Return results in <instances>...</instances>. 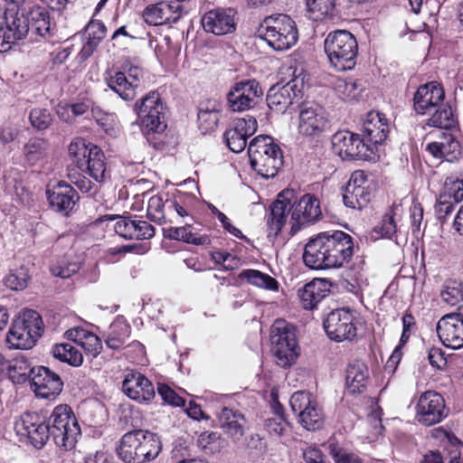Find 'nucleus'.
I'll use <instances>...</instances> for the list:
<instances>
[{"instance_id":"obj_41","label":"nucleus","mask_w":463,"mask_h":463,"mask_svg":"<svg viewBox=\"0 0 463 463\" xmlns=\"http://www.w3.org/2000/svg\"><path fill=\"white\" fill-rule=\"evenodd\" d=\"M108 87L124 100H132L137 95L134 83H130L127 74L118 71L107 78Z\"/></svg>"},{"instance_id":"obj_64","label":"nucleus","mask_w":463,"mask_h":463,"mask_svg":"<svg viewBox=\"0 0 463 463\" xmlns=\"http://www.w3.org/2000/svg\"><path fill=\"white\" fill-rule=\"evenodd\" d=\"M448 194L455 203L463 200V177L450 183V186H448Z\"/></svg>"},{"instance_id":"obj_56","label":"nucleus","mask_w":463,"mask_h":463,"mask_svg":"<svg viewBox=\"0 0 463 463\" xmlns=\"http://www.w3.org/2000/svg\"><path fill=\"white\" fill-rule=\"evenodd\" d=\"M157 392L164 402L173 406H184L185 401L165 383H158Z\"/></svg>"},{"instance_id":"obj_37","label":"nucleus","mask_w":463,"mask_h":463,"mask_svg":"<svg viewBox=\"0 0 463 463\" xmlns=\"http://www.w3.org/2000/svg\"><path fill=\"white\" fill-rule=\"evenodd\" d=\"M107 28L105 24L99 20H91L85 28L87 41L83 44L79 58L80 61H86L92 55L100 42L106 35Z\"/></svg>"},{"instance_id":"obj_30","label":"nucleus","mask_w":463,"mask_h":463,"mask_svg":"<svg viewBox=\"0 0 463 463\" xmlns=\"http://www.w3.org/2000/svg\"><path fill=\"white\" fill-rule=\"evenodd\" d=\"M46 194L51 207L65 215L72 210L78 199L77 192L65 182H59L52 188H48Z\"/></svg>"},{"instance_id":"obj_48","label":"nucleus","mask_w":463,"mask_h":463,"mask_svg":"<svg viewBox=\"0 0 463 463\" xmlns=\"http://www.w3.org/2000/svg\"><path fill=\"white\" fill-rule=\"evenodd\" d=\"M454 119L450 106L442 101L430 113L427 125L439 128H449L453 126Z\"/></svg>"},{"instance_id":"obj_35","label":"nucleus","mask_w":463,"mask_h":463,"mask_svg":"<svg viewBox=\"0 0 463 463\" xmlns=\"http://www.w3.org/2000/svg\"><path fill=\"white\" fill-rule=\"evenodd\" d=\"M28 20L30 25V33L47 38L52 35V32L54 29L52 25L49 12L46 8L40 5H33L29 10Z\"/></svg>"},{"instance_id":"obj_26","label":"nucleus","mask_w":463,"mask_h":463,"mask_svg":"<svg viewBox=\"0 0 463 463\" xmlns=\"http://www.w3.org/2000/svg\"><path fill=\"white\" fill-rule=\"evenodd\" d=\"M389 130V124L384 114L378 111H371L367 114L363 124V138L368 145H371L374 156L377 146L387 138Z\"/></svg>"},{"instance_id":"obj_18","label":"nucleus","mask_w":463,"mask_h":463,"mask_svg":"<svg viewBox=\"0 0 463 463\" xmlns=\"http://www.w3.org/2000/svg\"><path fill=\"white\" fill-rule=\"evenodd\" d=\"M373 198V188L364 171H354L347 182L343 193V202L345 206L361 210Z\"/></svg>"},{"instance_id":"obj_14","label":"nucleus","mask_w":463,"mask_h":463,"mask_svg":"<svg viewBox=\"0 0 463 463\" xmlns=\"http://www.w3.org/2000/svg\"><path fill=\"white\" fill-rule=\"evenodd\" d=\"M324 328L328 337L335 342L352 341L357 332L355 317L345 308L331 311L324 321Z\"/></svg>"},{"instance_id":"obj_53","label":"nucleus","mask_w":463,"mask_h":463,"mask_svg":"<svg viewBox=\"0 0 463 463\" xmlns=\"http://www.w3.org/2000/svg\"><path fill=\"white\" fill-rule=\"evenodd\" d=\"M397 232V225L394 220L392 211L387 213L374 228L373 232L377 234L375 239L389 238L391 239Z\"/></svg>"},{"instance_id":"obj_17","label":"nucleus","mask_w":463,"mask_h":463,"mask_svg":"<svg viewBox=\"0 0 463 463\" xmlns=\"http://www.w3.org/2000/svg\"><path fill=\"white\" fill-rule=\"evenodd\" d=\"M17 434L25 436L30 443L37 449H42L52 438L48 423L44 418L36 412H25L14 423Z\"/></svg>"},{"instance_id":"obj_34","label":"nucleus","mask_w":463,"mask_h":463,"mask_svg":"<svg viewBox=\"0 0 463 463\" xmlns=\"http://www.w3.org/2000/svg\"><path fill=\"white\" fill-rule=\"evenodd\" d=\"M284 192L279 194V198L272 203L270 213L267 219L268 236L276 237L286 223L287 216L290 208L289 199H281Z\"/></svg>"},{"instance_id":"obj_28","label":"nucleus","mask_w":463,"mask_h":463,"mask_svg":"<svg viewBox=\"0 0 463 463\" xmlns=\"http://www.w3.org/2000/svg\"><path fill=\"white\" fill-rule=\"evenodd\" d=\"M122 391L138 402L151 401L155 397L153 383L140 373H129L122 383Z\"/></svg>"},{"instance_id":"obj_12","label":"nucleus","mask_w":463,"mask_h":463,"mask_svg":"<svg viewBox=\"0 0 463 463\" xmlns=\"http://www.w3.org/2000/svg\"><path fill=\"white\" fill-rule=\"evenodd\" d=\"M292 411L298 416V422L307 430L320 429L324 423V412L316 398L310 392L299 391L294 392L289 400Z\"/></svg>"},{"instance_id":"obj_11","label":"nucleus","mask_w":463,"mask_h":463,"mask_svg":"<svg viewBox=\"0 0 463 463\" xmlns=\"http://www.w3.org/2000/svg\"><path fill=\"white\" fill-rule=\"evenodd\" d=\"M301 72L284 85L272 86L267 94V103L270 109L278 113H285L293 109L294 104L299 107L305 87Z\"/></svg>"},{"instance_id":"obj_58","label":"nucleus","mask_w":463,"mask_h":463,"mask_svg":"<svg viewBox=\"0 0 463 463\" xmlns=\"http://www.w3.org/2000/svg\"><path fill=\"white\" fill-rule=\"evenodd\" d=\"M287 421L284 417L268 418L264 421V428L270 436L281 437L286 430Z\"/></svg>"},{"instance_id":"obj_42","label":"nucleus","mask_w":463,"mask_h":463,"mask_svg":"<svg viewBox=\"0 0 463 463\" xmlns=\"http://www.w3.org/2000/svg\"><path fill=\"white\" fill-rule=\"evenodd\" d=\"M49 146L45 139L30 138L24 146L23 153L26 162L32 165L43 161L48 156Z\"/></svg>"},{"instance_id":"obj_20","label":"nucleus","mask_w":463,"mask_h":463,"mask_svg":"<svg viewBox=\"0 0 463 463\" xmlns=\"http://www.w3.org/2000/svg\"><path fill=\"white\" fill-rule=\"evenodd\" d=\"M262 90L255 80L237 82L227 94L229 106L232 111H244L257 103Z\"/></svg>"},{"instance_id":"obj_60","label":"nucleus","mask_w":463,"mask_h":463,"mask_svg":"<svg viewBox=\"0 0 463 463\" xmlns=\"http://www.w3.org/2000/svg\"><path fill=\"white\" fill-rule=\"evenodd\" d=\"M246 449L250 454L261 455L266 450V443L259 434H251L246 439Z\"/></svg>"},{"instance_id":"obj_31","label":"nucleus","mask_w":463,"mask_h":463,"mask_svg":"<svg viewBox=\"0 0 463 463\" xmlns=\"http://www.w3.org/2000/svg\"><path fill=\"white\" fill-rule=\"evenodd\" d=\"M221 428L233 441H239L245 433L248 421L244 414L239 411L223 408L219 415Z\"/></svg>"},{"instance_id":"obj_38","label":"nucleus","mask_w":463,"mask_h":463,"mask_svg":"<svg viewBox=\"0 0 463 463\" xmlns=\"http://www.w3.org/2000/svg\"><path fill=\"white\" fill-rule=\"evenodd\" d=\"M66 337L84 349L87 354L96 357L102 349L100 339L92 332L82 327H75L67 330Z\"/></svg>"},{"instance_id":"obj_23","label":"nucleus","mask_w":463,"mask_h":463,"mask_svg":"<svg viewBox=\"0 0 463 463\" xmlns=\"http://www.w3.org/2000/svg\"><path fill=\"white\" fill-rule=\"evenodd\" d=\"M258 128L254 117L246 116L234 120L232 128L224 133V139L228 147L234 153L243 151L247 146V138L252 136Z\"/></svg>"},{"instance_id":"obj_43","label":"nucleus","mask_w":463,"mask_h":463,"mask_svg":"<svg viewBox=\"0 0 463 463\" xmlns=\"http://www.w3.org/2000/svg\"><path fill=\"white\" fill-rule=\"evenodd\" d=\"M218 104L213 102L201 103L198 110L199 127L204 131L213 130L220 119Z\"/></svg>"},{"instance_id":"obj_52","label":"nucleus","mask_w":463,"mask_h":463,"mask_svg":"<svg viewBox=\"0 0 463 463\" xmlns=\"http://www.w3.org/2000/svg\"><path fill=\"white\" fill-rule=\"evenodd\" d=\"M29 120L33 128L41 131L51 126L52 116L47 109L34 108L29 113Z\"/></svg>"},{"instance_id":"obj_21","label":"nucleus","mask_w":463,"mask_h":463,"mask_svg":"<svg viewBox=\"0 0 463 463\" xmlns=\"http://www.w3.org/2000/svg\"><path fill=\"white\" fill-rule=\"evenodd\" d=\"M327 128V120L323 109L317 103H302L299 106V134L307 137L320 135Z\"/></svg>"},{"instance_id":"obj_47","label":"nucleus","mask_w":463,"mask_h":463,"mask_svg":"<svg viewBox=\"0 0 463 463\" xmlns=\"http://www.w3.org/2000/svg\"><path fill=\"white\" fill-rule=\"evenodd\" d=\"M130 326L124 322L116 321L110 326V332L106 339L109 348L118 350L124 346L130 335Z\"/></svg>"},{"instance_id":"obj_8","label":"nucleus","mask_w":463,"mask_h":463,"mask_svg":"<svg viewBox=\"0 0 463 463\" xmlns=\"http://www.w3.org/2000/svg\"><path fill=\"white\" fill-rule=\"evenodd\" d=\"M271 345L277 364L282 367L291 365L298 356L294 328L283 320H277L271 327Z\"/></svg>"},{"instance_id":"obj_49","label":"nucleus","mask_w":463,"mask_h":463,"mask_svg":"<svg viewBox=\"0 0 463 463\" xmlns=\"http://www.w3.org/2000/svg\"><path fill=\"white\" fill-rule=\"evenodd\" d=\"M30 279L28 269L23 266L6 275L4 283L12 290H23L27 287Z\"/></svg>"},{"instance_id":"obj_45","label":"nucleus","mask_w":463,"mask_h":463,"mask_svg":"<svg viewBox=\"0 0 463 463\" xmlns=\"http://www.w3.org/2000/svg\"><path fill=\"white\" fill-rule=\"evenodd\" d=\"M239 278L265 289L277 290L279 288V283L274 278L257 269H243Z\"/></svg>"},{"instance_id":"obj_24","label":"nucleus","mask_w":463,"mask_h":463,"mask_svg":"<svg viewBox=\"0 0 463 463\" xmlns=\"http://www.w3.org/2000/svg\"><path fill=\"white\" fill-rule=\"evenodd\" d=\"M234 15L235 12L231 8H216L206 12L201 23L205 32L215 35H225L233 33L236 29Z\"/></svg>"},{"instance_id":"obj_16","label":"nucleus","mask_w":463,"mask_h":463,"mask_svg":"<svg viewBox=\"0 0 463 463\" xmlns=\"http://www.w3.org/2000/svg\"><path fill=\"white\" fill-rule=\"evenodd\" d=\"M289 223L291 233L295 234L302 227L317 222L322 216L319 200L313 194H306L298 201L290 203Z\"/></svg>"},{"instance_id":"obj_25","label":"nucleus","mask_w":463,"mask_h":463,"mask_svg":"<svg viewBox=\"0 0 463 463\" xmlns=\"http://www.w3.org/2000/svg\"><path fill=\"white\" fill-rule=\"evenodd\" d=\"M443 88L436 81L428 82L418 88L413 97L415 111L420 115L430 114L439 104L444 101Z\"/></svg>"},{"instance_id":"obj_7","label":"nucleus","mask_w":463,"mask_h":463,"mask_svg":"<svg viewBox=\"0 0 463 463\" xmlns=\"http://www.w3.org/2000/svg\"><path fill=\"white\" fill-rule=\"evenodd\" d=\"M47 423L51 437L58 447L65 449L74 448L78 437L80 436V428L68 405L56 406Z\"/></svg>"},{"instance_id":"obj_63","label":"nucleus","mask_w":463,"mask_h":463,"mask_svg":"<svg viewBox=\"0 0 463 463\" xmlns=\"http://www.w3.org/2000/svg\"><path fill=\"white\" fill-rule=\"evenodd\" d=\"M31 369L27 366L26 361H16L11 368V377L14 379V373H17V382H25L28 378H33V374L29 372Z\"/></svg>"},{"instance_id":"obj_55","label":"nucleus","mask_w":463,"mask_h":463,"mask_svg":"<svg viewBox=\"0 0 463 463\" xmlns=\"http://www.w3.org/2000/svg\"><path fill=\"white\" fill-rule=\"evenodd\" d=\"M329 452L335 463H364L357 454L335 445L329 446Z\"/></svg>"},{"instance_id":"obj_5","label":"nucleus","mask_w":463,"mask_h":463,"mask_svg":"<svg viewBox=\"0 0 463 463\" xmlns=\"http://www.w3.org/2000/svg\"><path fill=\"white\" fill-rule=\"evenodd\" d=\"M43 332V322L40 314L25 309L14 319L6 335V345L10 349H31Z\"/></svg>"},{"instance_id":"obj_54","label":"nucleus","mask_w":463,"mask_h":463,"mask_svg":"<svg viewBox=\"0 0 463 463\" xmlns=\"http://www.w3.org/2000/svg\"><path fill=\"white\" fill-rule=\"evenodd\" d=\"M335 90L339 98L344 100L355 99L360 91L354 80L346 79H337L335 83Z\"/></svg>"},{"instance_id":"obj_33","label":"nucleus","mask_w":463,"mask_h":463,"mask_svg":"<svg viewBox=\"0 0 463 463\" xmlns=\"http://www.w3.org/2000/svg\"><path fill=\"white\" fill-rule=\"evenodd\" d=\"M329 292V283L323 279H315L298 290V296L305 309L312 310Z\"/></svg>"},{"instance_id":"obj_4","label":"nucleus","mask_w":463,"mask_h":463,"mask_svg":"<svg viewBox=\"0 0 463 463\" xmlns=\"http://www.w3.org/2000/svg\"><path fill=\"white\" fill-rule=\"evenodd\" d=\"M261 39L278 52L290 49L298 39V31L295 21L285 14L267 16L258 29Z\"/></svg>"},{"instance_id":"obj_9","label":"nucleus","mask_w":463,"mask_h":463,"mask_svg":"<svg viewBox=\"0 0 463 463\" xmlns=\"http://www.w3.org/2000/svg\"><path fill=\"white\" fill-rule=\"evenodd\" d=\"M30 33L28 13L25 9H6L0 26V52L10 51Z\"/></svg>"},{"instance_id":"obj_59","label":"nucleus","mask_w":463,"mask_h":463,"mask_svg":"<svg viewBox=\"0 0 463 463\" xmlns=\"http://www.w3.org/2000/svg\"><path fill=\"white\" fill-rule=\"evenodd\" d=\"M450 199L451 198H449L448 194L447 187L445 194L440 195L439 200L435 206L436 214L439 220L445 221L452 213L454 209V203L450 201Z\"/></svg>"},{"instance_id":"obj_2","label":"nucleus","mask_w":463,"mask_h":463,"mask_svg":"<svg viewBox=\"0 0 463 463\" xmlns=\"http://www.w3.org/2000/svg\"><path fill=\"white\" fill-rule=\"evenodd\" d=\"M248 154L250 165L264 178L276 176L283 165L282 151L270 136L254 137L249 144Z\"/></svg>"},{"instance_id":"obj_50","label":"nucleus","mask_w":463,"mask_h":463,"mask_svg":"<svg viewBox=\"0 0 463 463\" xmlns=\"http://www.w3.org/2000/svg\"><path fill=\"white\" fill-rule=\"evenodd\" d=\"M79 269V262L71 260L70 256H64L53 263L50 269L53 276L67 279L75 274Z\"/></svg>"},{"instance_id":"obj_22","label":"nucleus","mask_w":463,"mask_h":463,"mask_svg":"<svg viewBox=\"0 0 463 463\" xmlns=\"http://www.w3.org/2000/svg\"><path fill=\"white\" fill-rule=\"evenodd\" d=\"M29 372L33 374L32 383L36 396L53 399L62 391L63 382L60 375L48 367H33Z\"/></svg>"},{"instance_id":"obj_62","label":"nucleus","mask_w":463,"mask_h":463,"mask_svg":"<svg viewBox=\"0 0 463 463\" xmlns=\"http://www.w3.org/2000/svg\"><path fill=\"white\" fill-rule=\"evenodd\" d=\"M183 241L194 245H208L211 242V240L206 234H197L194 232L192 227L190 225H186Z\"/></svg>"},{"instance_id":"obj_19","label":"nucleus","mask_w":463,"mask_h":463,"mask_svg":"<svg viewBox=\"0 0 463 463\" xmlns=\"http://www.w3.org/2000/svg\"><path fill=\"white\" fill-rule=\"evenodd\" d=\"M436 331L440 342L447 347L463 346V307L458 312L443 316L437 323Z\"/></svg>"},{"instance_id":"obj_15","label":"nucleus","mask_w":463,"mask_h":463,"mask_svg":"<svg viewBox=\"0 0 463 463\" xmlns=\"http://www.w3.org/2000/svg\"><path fill=\"white\" fill-rule=\"evenodd\" d=\"M447 416L445 400L439 392L427 391L420 394L416 404V419L420 423L432 426Z\"/></svg>"},{"instance_id":"obj_1","label":"nucleus","mask_w":463,"mask_h":463,"mask_svg":"<svg viewBox=\"0 0 463 463\" xmlns=\"http://www.w3.org/2000/svg\"><path fill=\"white\" fill-rule=\"evenodd\" d=\"M354 254L352 237L342 232H320L309 239L304 248L303 261L312 269L342 267Z\"/></svg>"},{"instance_id":"obj_61","label":"nucleus","mask_w":463,"mask_h":463,"mask_svg":"<svg viewBox=\"0 0 463 463\" xmlns=\"http://www.w3.org/2000/svg\"><path fill=\"white\" fill-rule=\"evenodd\" d=\"M211 211L218 218V220L222 222V227L227 232H229L232 235H233L237 238H240V239L245 238L243 236L242 232L238 228H236L235 226H233L231 223L230 220L223 213L219 211L215 206H211Z\"/></svg>"},{"instance_id":"obj_40","label":"nucleus","mask_w":463,"mask_h":463,"mask_svg":"<svg viewBox=\"0 0 463 463\" xmlns=\"http://www.w3.org/2000/svg\"><path fill=\"white\" fill-rule=\"evenodd\" d=\"M139 453L137 463H146L154 460L162 449L159 437L148 430H143L141 433Z\"/></svg>"},{"instance_id":"obj_6","label":"nucleus","mask_w":463,"mask_h":463,"mask_svg":"<svg viewBox=\"0 0 463 463\" xmlns=\"http://www.w3.org/2000/svg\"><path fill=\"white\" fill-rule=\"evenodd\" d=\"M325 52L333 67L339 71L354 68L358 53L355 37L348 31L330 33L325 40Z\"/></svg>"},{"instance_id":"obj_29","label":"nucleus","mask_w":463,"mask_h":463,"mask_svg":"<svg viewBox=\"0 0 463 463\" xmlns=\"http://www.w3.org/2000/svg\"><path fill=\"white\" fill-rule=\"evenodd\" d=\"M115 232L128 240H147L155 235V228L146 221L118 217L114 225Z\"/></svg>"},{"instance_id":"obj_39","label":"nucleus","mask_w":463,"mask_h":463,"mask_svg":"<svg viewBox=\"0 0 463 463\" xmlns=\"http://www.w3.org/2000/svg\"><path fill=\"white\" fill-rule=\"evenodd\" d=\"M142 430H136L125 433L117 447L118 458L125 463H137Z\"/></svg>"},{"instance_id":"obj_3","label":"nucleus","mask_w":463,"mask_h":463,"mask_svg":"<svg viewBox=\"0 0 463 463\" xmlns=\"http://www.w3.org/2000/svg\"><path fill=\"white\" fill-rule=\"evenodd\" d=\"M69 155L82 172L88 174L97 183L110 178L103 151L83 138H76L69 146Z\"/></svg>"},{"instance_id":"obj_32","label":"nucleus","mask_w":463,"mask_h":463,"mask_svg":"<svg viewBox=\"0 0 463 463\" xmlns=\"http://www.w3.org/2000/svg\"><path fill=\"white\" fill-rule=\"evenodd\" d=\"M426 150L436 158L453 162L460 156V145L450 133L443 132L439 140L429 143Z\"/></svg>"},{"instance_id":"obj_51","label":"nucleus","mask_w":463,"mask_h":463,"mask_svg":"<svg viewBox=\"0 0 463 463\" xmlns=\"http://www.w3.org/2000/svg\"><path fill=\"white\" fill-rule=\"evenodd\" d=\"M166 202L164 203L162 197L158 195L152 196L147 204V218L156 223L163 224L165 222V207Z\"/></svg>"},{"instance_id":"obj_57","label":"nucleus","mask_w":463,"mask_h":463,"mask_svg":"<svg viewBox=\"0 0 463 463\" xmlns=\"http://www.w3.org/2000/svg\"><path fill=\"white\" fill-rule=\"evenodd\" d=\"M440 297L448 305L455 306L463 300V289L459 285L447 286L441 291Z\"/></svg>"},{"instance_id":"obj_36","label":"nucleus","mask_w":463,"mask_h":463,"mask_svg":"<svg viewBox=\"0 0 463 463\" xmlns=\"http://www.w3.org/2000/svg\"><path fill=\"white\" fill-rule=\"evenodd\" d=\"M369 372L366 364L356 360L347 365L345 371L346 388L351 393H361L366 387Z\"/></svg>"},{"instance_id":"obj_13","label":"nucleus","mask_w":463,"mask_h":463,"mask_svg":"<svg viewBox=\"0 0 463 463\" xmlns=\"http://www.w3.org/2000/svg\"><path fill=\"white\" fill-rule=\"evenodd\" d=\"M332 146L335 154L344 160H372L373 148L358 134L348 130L338 131L332 137Z\"/></svg>"},{"instance_id":"obj_10","label":"nucleus","mask_w":463,"mask_h":463,"mask_svg":"<svg viewBox=\"0 0 463 463\" xmlns=\"http://www.w3.org/2000/svg\"><path fill=\"white\" fill-rule=\"evenodd\" d=\"M134 109L140 119L141 127L147 131L161 133L166 128L165 107L157 92L151 91L137 100Z\"/></svg>"},{"instance_id":"obj_27","label":"nucleus","mask_w":463,"mask_h":463,"mask_svg":"<svg viewBox=\"0 0 463 463\" xmlns=\"http://www.w3.org/2000/svg\"><path fill=\"white\" fill-rule=\"evenodd\" d=\"M182 16V5L177 2H160L143 11V19L149 25L175 24Z\"/></svg>"},{"instance_id":"obj_46","label":"nucleus","mask_w":463,"mask_h":463,"mask_svg":"<svg viewBox=\"0 0 463 463\" xmlns=\"http://www.w3.org/2000/svg\"><path fill=\"white\" fill-rule=\"evenodd\" d=\"M52 354L61 362L79 367L83 363L82 354L71 344H57L52 347Z\"/></svg>"},{"instance_id":"obj_44","label":"nucleus","mask_w":463,"mask_h":463,"mask_svg":"<svg viewBox=\"0 0 463 463\" xmlns=\"http://www.w3.org/2000/svg\"><path fill=\"white\" fill-rule=\"evenodd\" d=\"M308 17L313 21H320L333 16L335 10V0H306Z\"/></svg>"}]
</instances>
